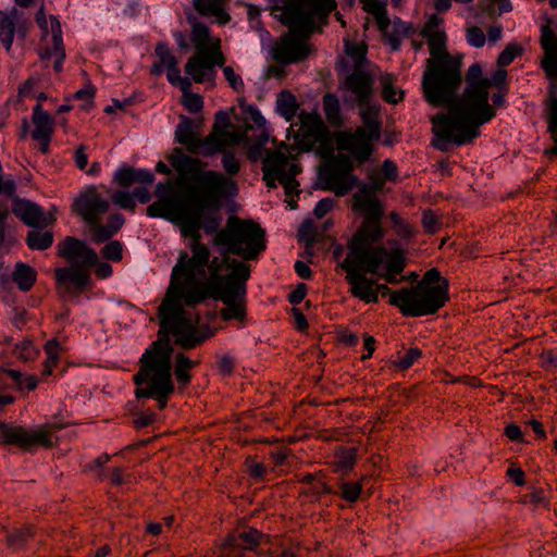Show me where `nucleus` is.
<instances>
[{"label": "nucleus", "instance_id": "obj_55", "mask_svg": "<svg viewBox=\"0 0 557 557\" xmlns=\"http://www.w3.org/2000/svg\"><path fill=\"white\" fill-rule=\"evenodd\" d=\"M335 205V200L331 197H326L321 199L315 208H314V215L318 219H322Z\"/></svg>", "mask_w": 557, "mask_h": 557}, {"label": "nucleus", "instance_id": "obj_62", "mask_svg": "<svg viewBox=\"0 0 557 557\" xmlns=\"http://www.w3.org/2000/svg\"><path fill=\"white\" fill-rule=\"evenodd\" d=\"M370 187L372 188V191L375 194V191L381 190L385 185V178L384 176L373 173L370 175Z\"/></svg>", "mask_w": 557, "mask_h": 557}, {"label": "nucleus", "instance_id": "obj_7", "mask_svg": "<svg viewBox=\"0 0 557 557\" xmlns=\"http://www.w3.org/2000/svg\"><path fill=\"white\" fill-rule=\"evenodd\" d=\"M294 138V145L282 144L276 150H268L263 159V174L267 186L273 188L278 181L287 195L298 193L296 175L300 166L290 160L299 151H309L322 146L327 137L325 125L318 113L301 112L298 122L290 124L287 139Z\"/></svg>", "mask_w": 557, "mask_h": 557}, {"label": "nucleus", "instance_id": "obj_20", "mask_svg": "<svg viewBox=\"0 0 557 557\" xmlns=\"http://www.w3.org/2000/svg\"><path fill=\"white\" fill-rule=\"evenodd\" d=\"M265 537L256 529L237 531L231 534L223 544V557H245L244 550H252Z\"/></svg>", "mask_w": 557, "mask_h": 557}, {"label": "nucleus", "instance_id": "obj_26", "mask_svg": "<svg viewBox=\"0 0 557 557\" xmlns=\"http://www.w3.org/2000/svg\"><path fill=\"white\" fill-rule=\"evenodd\" d=\"M213 40L208 26L202 23L193 24L191 41L195 44L196 54L187 61L188 69H193L194 64L200 60L202 53L210 48Z\"/></svg>", "mask_w": 557, "mask_h": 557}, {"label": "nucleus", "instance_id": "obj_50", "mask_svg": "<svg viewBox=\"0 0 557 557\" xmlns=\"http://www.w3.org/2000/svg\"><path fill=\"white\" fill-rule=\"evenodd\" d=\"M521 49L516 45H507L503 52L498 55L497 63L499 66L509 65L520 53Z\"/></svg>", "mask_w": 557, "mask_h": 557}, {"label": "nucleus", "instance_id": "obj_28", "mask_svg": "<svg viewBox=\"0 0 557 557\" xmlns=\"http://www.w3.org/2000/svg\"><path fill=\"white\" fill-rule=\"evenodd\" d=\"M226 1L227 0H194V8L199 14L214 16L219 24L225 25L231 18L223 8Z\"/></svg>", "mask_w": 557, "mask_h": 557}, {"label": "nucleus", "instance_id": "obj_63", "mask_svg": "<svg viewBox=\"0 0 557 557\" xmlns=\"http://www.w3.org/2000/svg\"><path fill=\"white\" fill-rule=\"evenodd\" d=\"M95 265H96L95 272L99 277L107 278V277L111 276L113 270L109 263L99 262V260H98Z\"/></svg>", "mask_w": 557, "mask_h": 557}, {"label": "nucleus", "instance_id": "obj_12", "mask_svg": "<svg viewBox=\"0 0 557 557\" xmlns=\"http://www.w3.org/2000/svg\"><path fill=\"white\" fill-rule=\"evenodd\" d=\"M352 207L355 211L363 213L362 225L351 238L348 250L356 247L374 246L380 242L384 232L381 226L382 208L372 188L367 184H360L358 190L352 197Z\"/></svg>", "mask_w": 557, "mask_h": 557}, {"label": "nucleus", "instance_id": "obj_32", "mask_svg": "<svg viewBox=\"0 0 557 557\" xmlns=\"http://www.w3.org/2000/svg\"><path fill=\"white\" fill-rule=\"evenodd\" d=\"M17 17V10L13 9L10 13L0 11V42L3 45L7 52L12 49L14 34L16 30L15 18Z\"/></svg>", "mask_w": 557, "mask_h": 557}, {"label": "nucleus", "instance_id": "obj_34", "mask_svg": "<svg viewBox=\"0 0 557 557\" xmlns=\"http://www.w3.org/2000/svg\"><path fill=\"white\" fill-rule=\"evenodd\" d=\"M37 273L34 268L26 263H17L12 278L22 292H28L36 282Z\"/></svg>", "mask_w": 557, "mask_h": 557}, {"label": "nucleus", "instance_id": "obj_14", "mask_svg": "<svg viewBox=\"0 0 557 557\" xmlns=\"http://www.w3.org/2000/svg\"><path fill=\"white\" fill-rule=\"evenodd\" d=\"M354 170L355 163L351 158L346 154H338L320 170V188L331 190L336 196L347 195L359 185V178L354 174Z\"/></svg>", "mask_w": 557, "mask_h": 557}, {"label": "nucleus", "instance_id": "obj_47", "mask_svg": "<svg viewBox=\"0 0 557 557\" xmlns=\"http://www.w3.org/2000/svg\"><path fill=\"white\" fill-rule=\"evenodd\" d=\"M422 225L428 233H435L440 230L442 223L432 210H424L422 213Z\"/></svg>", "mask_w": 557, "mask_h": 557}, {"label": "nucleus", "instance_id": "obj_35", "mask_svg": "<svg viewBox=\"0 0 557 557\" xmlns=\"http://www.w3.org/2000/svg\"><path fill=\"white\" fill-rule=\"evenodd\" d=\"M386 1L387 0H361L363 10L375 17L379 28H386L388 26Z\"/></svg>", "mask_w": 557, "mask_h": 557}, {"label": "nucleus", "instance_id": "obj_29", "mask_svg": "<svg viewBox=\"0 0 557 557\" xmlns=\"http://www.w3.org/2000/svg\"><path fill=\"white\" fill-rule=\"evenodd\" d=\"M174 384H162L156 386H141L135 391L137 398H153L158 401L160 409L166 406L169 397L174 393Z\"/></svg>", "mask_w": 557, "mask_h": 557}, {"label": "nucleus", "instance_id": "obj_45", "mask_svg": "<svg viewBox=\"0 0 557 557\" xmlns=\"http://www.w3.org/2000/svg\"><path fill=\"white\" fill-rule=\"evenodd\" d=\"M123 245L117 240H111L103 246L101 255L111 261H120L122 259Z\"/></svg>", "mask_w": 557, "mask_h": 557}, {"label": "nucleus", "instance_id": "obj_11", "mask_svg": "<svg viewBox=\"0 0 557 557\" xmlns=\"http://www.w3.org/2000/svg\"><path fill=\"white\" fill-rule=\"evenodd\" d=\"M110 208V196L102 194L96 186L82 191L73 203V210L89 226L90 238L96 244L109 240L124 225L125 219L119 212L111 213L107 224H101Z\"/></svg>", "mask_w": 557, "mask_h": 557}, {"label": "nucleus", "instance_id": "obj_10", "mask_svg": "<svg viewBox=\"0 0 557 557\" xmlns=\"http://www.w3.org/2000/svg\"><path fill=\"white\" fill-rule=\"evenodd\" d=\"M448 282L437 269L429 270L412 287H404L392 294L391 304L406 317H422L435 313L448 296Z\"/></svg>", "mask_w": 557, "mask_h": 557}, {"label": "nucleus", "instance_id": "obj_23", "mask_svg": "<svg viewBox=\"0 0 557 557\" xmlns=\"http://www.w3.org/2000/svg\"><path fill=\"white\" fill-rule=\"evenodd\" d=\"M176 140L186 146L191 153L203 152L207 154V150L211 147L210 144H206V138L201 140L198 138L194 123L191 120L184 117L175 129Z\"/></svg>", "mask_w": 557, "mask_h": 557}, {"label": "nucleus", "instance_id": "obj_18", "mask_svg": "<svg viewBox=\"0 0 557 557\" xmlns=\"http://www.w3.org/2000/svg\"><path fill=\"white\" fill-rule=\"evenodd\" d=\"M225 57L221 51V40L215 38L209 49H207L200 60L194 64L193 69L185 65V72L191 76L196 83H203L208 79H213L214 67L224 65Z\"/></svg>", "mask_w": 557, "mask_h": 557}, {"label": "nucleus", "instance_id": "obj_6", "mask_svg": "<svg viewBox=\"0 0 557 557\" xmlns=\"http://www.w3.org/2000/svg\"><path fill=\"white\" fill-rule=\"evenodd\" d=\"M336 7L334 0H267V9L290 32L272 47V57L280 64L302 61L310 53L306 40L317 18L326 17Z\"/></svg>", "mask_w": 557, "mask_h": 557}, {"label": "nucleus", "instance_id": "obj_42", "mask_svg": "<svg viewBox=\"0 0 557 557\" xmlns=\"http://www.w3.org/2000/svg\"><path fill=\"white\" fill-rule=\"evenodd\" d=\"M111 201L122 209L134 212L136 202L133 194L125 190H116L110 196Z\"/></svg>", "mask_w": 557, "mask_h": 557}, {"label": "nucleus", "instance_id": "obj_39", "mask_svg": "<svg viewBox=\"0 0 557 557\" xmlns=\"http://www.w3.org/2000/svg\"><path fill=\"white\" fill-rule=\"evenodd\" d=\"M27 245L30 249L45 250L53 243V236L49 232L32 231L27 235Z\"/></svg>", "mask_w": 557, "mask_h": 557}, {"label": "nucleus", "instance_id": "obj_46", "mask_svg": "<svg viewBox=\"0 0 557 557\" xmlns=\"http://www.w3.org/2000/svg\"><path fill=\"white\" fill-rule=\"evenodd\" d=\"M156 54L160 59V63L164 65L165 69L177 64L176 58L171 53L169 47L163 42H159L157 45Z\"/></svg>", "mask_w": 557, "mask_h": 557}, {"label": "nucleus", "instance_id": "obj_43", "mask_svg": "<svg viewBox=\"0 0 557 557\" xmlns=\"http://www.w3.org/2000/svg\"><path fill=\"white\" fill-rule=\"evenodd\" d=\"M299 240L304 242L307 248L313 246L317 239V228L311 221H305L298 230Z\"/></svg>", "mask_w": 557, "mask_h": 557}, {"label": "nucleus", "instance_id": "obj_2", "mask_svg": "<svg viewBox=\"0 0 557 557\" xmlns=\"http://www.w3.org/2000/svg\"><path fill=\"white\" fill-rule=\"evenodd\" d=\"M190 228L188 233L196 237L191 244V255L180 251L164 298L182 307H194L212 298L225 305L221 310L224 320L243 319L250 267L225 258H211L210 248L197 239V226L191 224Z\"/></svg>", "mask_w": 557, "mask_h": 557}, {"label": "nucleus", "instance_id": "obj_9", "mask_svg": "<svg viewBox=\"0 0 557 557\" xmlns=\"http://www.w3.org/2000/svg\"><path fill=\"white\" fill-rule=\"evenodd\" d=\"M264 231L250 220L230 218L224 228L216 232L213 245L218 253L211 258H225L231 262L256 259L265 249Z\"/></svg>", "mask_w": 557, "mask_h": 557}, {"label": "nucleus", "instance_id": "obj_60", "mask_svg": "<svg viewBox=\"0 0 557 557\" xmlns=\"http://www.w3.org/2000/svg\"><path fill=\"white\" fill-rule=\"evenodd\" d=\"M505 434L507 437L515 442H523V433L519 425L510 424L506 428Z\"/></svg>", "mask_w": 557, "mask_h": 557}, {"label": "nucleus", "instance_id": "obj_37", "mask_svg": "<svg viewBox=\"0 0 557 557\" xmlns=\"http://www.w3.org/2000/svg\"><path fill=\"white\" fill-rule=\"evenodd\" d=\"M323 110L329 123L338 126L342 123L341 107L337 97L333 94H326L323 97Z\"/></svg>", "mask_w": 557, "mask_h": 557}, {"label": "nucleus", "instance_id": "obj_25", "mask_svg": "<svg viewBox=\"0 0 557 557\" xmlns=\"http://www.w3.org/2000/svg\"><path fill=\"white\" fill-rule=\"evenodd\" d=\"M89 268L71 265L67 268H58L54 271L55 280L60 285L71 283L81 292L89 282Z\"/></svg>", "mask_w": 557, "mask_h": 557}, {"label": "nucleus", "instance_id": "obj_33", "mask_svg": "<svg viewBox=\"0 0 557 557\" xmlns=\"http://www.w3.org/2000/svg\"><path fill=\"white\" fill-rule=\"evenodd\" d=\"M198 364V361L191 360L184 352L175 355L173 371L181 386L189 384L191 375L189 371Z\"/></svg>", "mask_w": 557, "mask_h": 557}, {"label": "nucleus", "instance_id": "obj_15", "mask_svg": "<svg viewBox=\"0 0 557 557\" xmlns=\"http://www.w3.org/2000/svg\"><path fill=\"white\" fill-rule=\"evenodd\" d=\"M59 429H61V425L57 423H47L36 429H26L1 422L0 437L5 444L16 445L23 449H29L37 445L50 447L52 446V433Z\"/></svg>", "mask_w": 557, "mask_h": 557}, {"label": "nucleus", "instance_id": "obj_59", "mask_svg": "<svg viewBox=\"0 0 557 557\" xmlns=\"http://www.w3.org/2000/svg\"><path fill=\"white\" fill-rule=\"evenodd\" d=\"M306 296V285L299 284L288 296V300L293 305L300 304Z\"/></svg>", "mask_w": 557, "mask_h": 557}, {"label": "nucleus", "instance_id": "obj_24", "mask_svg": "<svg viewBox=\"0 0 557 557\" xmlns=\"http://www.w3.org/2000/svg\"><path fill=\"white\" fill-rule=\"evenodd\" d=\"M541 45L545 51L543 69L549 77L557 76V36L548 25L541 27Z\"/></svg>", "mask_w": 557, "mask_h": 557}, {"label": "nucleus", "instance_id": "obj_51", "mask_svg": "<svg viewBox=\"0 0 557 557\" xmlns=\"http://www.w3.org/2000/svg\"><path fill=\"white\" fill-rule=\"evenodd\" d=\"M234 364L235 359L231 355L224 354L219 356L218 370L219 373L222 374L223 376H228L232 374L234 370Z\"/></svg>", "mask_w": 557, "mask_h": 557}, {"label": "nucleus", "instance_id": "obj_4", "mask_svg": "<svg viewBox=\"0 0 557 557\" xmlns=\"http://www.w3.org/2000/svg\"><path fill=\"white\" fill-rule=\"evenodd\" d=\"M159 337L141 355L139 371L134 375L138 387L174 384L173 347L170 336L184 349H191L209 338L212 333L200 334L196 322L182 306L164 298L159 307Z\"/></svg>", "mask_w": 557, "mask_h": 557}, {"label": "nucleus", "instance_id": "obj_27", "mask_svg": "<svg viewBox=\"0 0 557 557\" xmlns=\"http://www.w3.org/2000/svg\"><path fill=\"white\" fill-rule=\"evenodd\" d=\"M153 174L145 169L122 168L114 174V181L122 187H128L134 183L151 184Z\"/></svg>", "mask_w": 557, "mask_h": 557}, {"label": "nucleus", "instance_id": "obj_13", "mask_svg": "<svg viewBox=\"0 0 557 557\" xmlns=\"http://www.w3.org/2000/svg\"><path fill=\"white\" fill-rule=\"evenodd\" d=\"M377 112L376 107L363 108L360 111L363 125L355 132L343 133L338 139L339 147L347 150L359 164L370 159L373 152V141L381 138Z\"/></svg>", "mask_w": 557, "mask_h": 557}, {"label": "nucleus", "instance_id": "obj_1", "mask_svg": "<svg viewBox=\"0 0 557 557\" xmlns=\"http://www.w3.org/2000/svg\"><path fill=\"white\" fill-rule=\"evenodd\" d=\"M171 165L177 171V183L183 188L180 195L174 190L171 181L158 183L156 196L158 200L147 208V214L151 218H162L181 227L184 237H189V252L196 237L188 233L191 224L197 226V239L200 244V230L212 234L219 228L220 222L213 216L223 206V200L235 196L236 183L220 172L203 170L197 159L175 149L170 157Z\"/></svg>", "mask_w": 557, "mask_h": 557}, {"label": "nucleus", "instance_id": "obj_5", "mask_svg": "<svg viewBox=\"0 0 557 557\" xmlns=\"http://www.w3.org/2000/svg\"><path fill=\"white\" fill-rule=\"evenodd\" d=\"M341 268L346 273L349 293L364 304H376L379 296L394 292L386 284H380L367 274H376L387 283L396 284L397 275L406 268L404 250L395 248L387 250L384 246L356 247L349 249Z\"/></svg>", "mask_w": 557, "mask_h": 557}, {"label": "nucleus", "instance_id": "obj_49", "mask_svg": "<svg viewBox=\"0 0 557 557\" xmlns=\"http://www.w3.org/2000/svg\"><path fill=\"white\" fill-rule=\"evenodd\" d=\"M223 74L230 87L239 92L244 89V82L232 66H223Z\"/></svg>", "mask_w": 557, "mask_h": 557}, {"label": "nucleus", "instance_id": "obj_31", "mask_svg": "<svg viewBox=\"0 0 557 557\" xmlns=\"http://www.w3.org/2000/svg\"><path fill=\"white\" fill-rule=\"evenodd\" d=\"M33 123L34 131L32 133V137L36 138H46L51 137L53 132V122L51 115L44 111L40 104H37L34 108L33 112Z\"/></svg>", "mask_w": 557, "mask_h": 557}, {"label": "nucleus", "instance_id": "obj_61", "mask_svg": "<svg viewBox=\"0 0 557 557\" xmlns=\"http://www.w3.org/2000/svg\"><path fill=\"white\" fill-rule=\"evenodd\" d=\"M267 469L263 463L251 462L249 466V474L253 479L260 480L264 476Z\"/></svg>", "mask_w": 557, "mask_h": 557}, {"label": "nucleus", "instance_id": "obj_16", "mask_svg": "<svg viewBox=\"0 0 557 557\" xmlns=\"http://www.w3.org/2000/svg\"><path fill=\"white\" fill-rule=\"evenodd\" d=\"M38 26L41 29V47L38 52L40 61L44 66H48L49 61L53 59L54 71L61 72L65 59L61 24L54 15H50L46 24Z\"/></svg>", "mask_w": 557, "mask_h": 557}, {"label": "nucleus", "instance_id": "obj_41", "mask_svg": "<svg viewBox=\"0 0 557 557\" xmlns=\"http://www.w3.org/2000/svg\"><path fill=\"white\" fill-rule=\"evenodd\" d=\"M422 355V351L417 347H411L404 352V355H399L397 360L395 361V366L400 370H407L410 368Z\"/></svg>", "mask_w": 557, "mask_h": 557}, {"label": "nucleus", "instance_id": "obj_8", "mask_svg": "<svg viewBox=\"0 0 557 557\" xmlns=\"http://www.w3.org/2000/svg\"><path fill=\"white\" fill-rule=\"evenodd\" d=\"M437 18L433 16L422 30L426 38L431 58L423 74L422 88L429 103L442 107L451 100L461 84V60L453 58L446 51L445 34L436 27Z\"/></svg>", "mask_w": 557, "mask_h": 557}, {"label": "nucleus", "instance_id": "obj_17", "mask_svg": "<svg viewBox=\"0 0 557 557\" xmlns=\"http://www.w3.org/2000/svg\"><path fill=\"white\" fill-rule=\"evenodd\" d=\"M247 127H236L228 121V115L225 112H218L215 115V123L213 132L206 138V144L211 147L207 150V154H213L227 146H235L247 140Z\"/></svg>", "mask_w": 557, "mask_h": 557}, {"label": "nucleus", "instance_id": "obj_64", "mask_svg": "<svg viewBox=\"0 0 557 557\" xmlns=\"http://www.w3.org/2000/svg\"><path fill=\"white\" fill-rule=\"evenodd\" d=\"M507 474L518 486L524 485V473L520 468H509Z\"/></svg>", "mask_w": 557, "mask_h": 557}, {"label": "nucleus", "instance_id": "obj_30", "mask_svg": "<svg viewBox=\"0 0 557 557\" xmlns=\"http://www.w3.org/2000/svg\"><path fill=\"white\" fill-rule=\"evenodd\" d=\"M380 30L385 36L386 42L391 46L392 50L396 51L400 47L403 37L409 33L410 26L396 17L393 21L388 18V26L380 28Z\"/></svg>", "mask_w": 557, "mask_h": 557}, {"label": "nucleus", "instance_id": "obj_58", "mask_svg": "<svg viewBox=\"0 0 557 557\" xmlns=\"http://www.w3.org/2000/svg\"><path fill=\"white\" fill-rule=\"evenodd\" d=\"M382 173L385 180H395L397 176V166L391 160H385L382 164Z\"/></svg>", "mask_w": 557, "mask_h": 557}, {"label": "nucleus", "instance_id": "obj_56", "mask_svg": "<svg viewBox=\"0 0 557 557\" xmlns=\"http://www.w3.org/2000/svg\"><path fill=\"white\" fill-rule=\"evenodd\" d=\"M355 465V455L352 453H345L337 461V471L347 472L352 469Z\"/></svg>", "mask_w": 557, "mask_h": 557}, {"label": "nucleus", "instance_id": "obj_52", "mask_svg": "<svg viewBox=\"0 0 557 557\" xmlns=\"http://www.w3.org/2000/svg\"><path fill=\"white\" fill-rule=\"evenodd\" d=\"M548 129L552 138L557 143V97L553 99L550 104ZM553 152L557 153V146L553 149Z\"/></svg>", "mask_w": 557, "mask_h": 557}, {"label": "nucleus", "instance_id": "obj_21", "mask_svg": "<svg viewBox=\"0 0 557 557\" xmlns=\"http://www.w3.org/2000/svg\"><path fill=\"white\" fill-rule=\"evenodd\" d=\"M344 87L350 91L354 99L363 108L370 107L368 101L372 95V77L370 74L361 70H355L349 74Z\"/></svg>", "mask_w": 557, "mask_h": 557}, {"label": "nucleus", "instance_id": "obj_19", "mask_svg": "<svg viewBox=\"0 0 557 557\" xmlns=\"http://www.w3.org/2000/svg\"><path fill=\"white\" fill-rule=\"evenodd\" d=\"M59 255L71 262V265L90 268L98 261L96 251L83 240L67 236L58 246Z\"/></svg>", "mask_w": 557, "mask_h": 557}, {"label": "nucleus", "instance_id": "obj_38", "mask_svg": "<svg viewBox=\"0 0 557 557\" xmlns=\"http://www.w3.org/2000/svg\"><path fill=\"white\" fill-rule=\"evenodd\" d=\"M60 349V344L57 339H51L46 343L45 351L47 354V359L45 361V367L42 370L44 376L50 375L52 373L53 368L57 366L59 361Z\"/></svg>", "mask_w": 557, "mask_h": 557}, {"label": "nucleus", "instance_id": "obj_57", "mask_svg": "<svg viewBox=\"0 0 557 557\" xmlns=\"http://www.w3.org/2000/svg\"><path fill=\"white\" fill-rule=\"evenodd\" d=\"M74 161L79 170H86L88 163V157L86 154V146L81 145L74 153Z\"/></svg>", "mask_w": 557, "mask_h": 557}, {"label": "nucleus", "instance_id": "obj_22", "mask_svg": "<svg viewBox=\"0 0 557 557\" xmlns=\"http://www.w3.org/2000/svg\"><path fill=\"white\" fill-rule=\"evenodd\" d=\"M12 212L28 226H46L52 221V216L46 215L38 205L25 199L14 200Z\"/></svg>", "mask_w": 557, "mask_h": 557}, {"label": "nucleus", "instance_id": "obj_54", "mask_svg": "<svg viewBox=\"0 0 557 557\" xmlns=\"http://www.w3.org/2000/svg\"><path fill=\"white\" fill-rule=\"evenodd\" d=\"M222 165L230 175H235L239 171V162L233 153L223 154Z\"/></svg>", "mask_w": 557, "mask_h": 557}, {"label": "nucleus", "instance_id": "obj_40", "mask_svg": "<svg viewBox=\"0 0 557 557\" xmlns=\"http://www.w3.org/2000/svg\"><path fill=\"white\" fill-rule=\"evenodd\" d=\"M362 491V485L359 482H341L339 494L347 502H356Z\"/></svg>", "mask_w": 557, "mask_h": 557}, {"label": "nucleus", "instance_id": "obj_36", "mask_svg": "<svg viewBox=\"0 0 557 557\" xmlns=\"http://www.w3.org/2000/svg\"><path fill=\"white\" fill-rule=\"evenodd\" d=\"M298 104L294 95L289 91H282L276 99L277 112L287 121L290 122L297 112Z\"/></svg>", "mask_w": 557, "mask_h": 557}, {"label": "nucleus", "instance_id": "obj_44", "mask_svg": "<svg viewBox=\"0 0 557 557\" xmlns=\"http://www.w3.org/2000/svg\"><path fill=\"white\" fill-rule=\"evenodd\" d=\"M383 85V98L391 102L396 103L403 98V91H397L395 86L393 85L392 77L386 75L382 77Z\"/></svg>", "mask_w": 557, "mask_h": 557}, {"label": "nucleus", "instance_id": "obj_53", "mask_svg": "<svg viewBox=\"0 0 557 557\" xmlns=\"http://www.w3.org/2000/svg\"><path fill=\"white\" fill-rule=\"evenodd\" d=\"M184 104L189 112L197 113L202 109L203 101L199 95L186 94L184 96Z\"/></svg>", "mask_w": 557, "mask_h": 557}, {"label": "nucleus", "instance_id": "obj_3", "mask_svg": "<svg viewBox=\"0 0 557 557\" xmlns=\"http://www.w3.org/2000/svg\"><path fill=\"white\" fill-rule=\"evenodd\" d=\"M506 72L498 70L488 78L483 75L482 66L474 63L469 66L462 94H454L451 100L444 103L448 108L431 117L434 138L432 146L447 151L450 145L462 146L479 136V127L495 116L494 108L488 103V88L500 87Z\"/></svg>", "mask_w": 557, "mask_h": 557}, {"label": "nucleus", "instance_id": "obj_48", "mask_svg": "<svg viewBox=\"0 0 557 557\" xmlns=\"http://www.w3.org/2000/svg\"><path fill=\"white\" fill-rule=\"evenodd\" d=\"M467 41L474 48L484 46L486 38L483 30L478 26H471L467 29Z\"/></svg>", "mask_w": 557, "mask_h": 557}]
</instances>
